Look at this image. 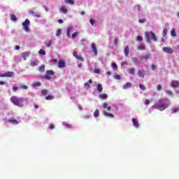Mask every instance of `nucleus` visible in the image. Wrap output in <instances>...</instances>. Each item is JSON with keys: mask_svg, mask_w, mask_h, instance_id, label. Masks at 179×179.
<instances>
[{"mask_svg": "<svg viewBox=\"0 0 179 179\" xmlns=\"http://www.w3.org/2000/svg\"><path fill=\"white\" fill-rule=\"evenodd\" d=\"M169 106L170 103H169V101L166 99H161L154 104V107L159 111H164L166 108H169Z\"/></svg>", "mask_w": 179, "mask_h": 179, "instance_id": "nucleus-1", "label": "nucleus"}, {"mask_svg": "<svg viewBox=\"0 0 179 179\" xmlns=\"http://www.w3.org/2000/svg\"><path fill=\"white\" fill-rule=\"evenodd\" d=\"M11 103H13L15 106H17V107H23V98H19L16 96H11L10 99Z\"/></svg>", "mask_w": 179, "mask_h": 179, "instance_id": "nucleus-2", "label": "nucleus"}, {"mask_svg": "<svg viewBox=\"0 0 179 179\" xmlns=\"http://www.w3.org/2000/svg\"><path fill=\"white\" fill-rule=\"evenodd\" d=\"M147 43H152V41H157V38L155 33L152 31H146L145 33Z\"/></svg>", "mask_w": 179, "mask_h": 179, "instance_id": "nucleus-3", "label": "nucleus"}, {"mask_svg": "<svg viewBox=\"0 0 179 179\" xmlns=\"http://www.w3.org/2000/svg\"><path fill=\"white\" fill-rule=\"evenodd\" d=\"M54 75H55V72H54V71H52V70H48L46 71L45 76H43L41 78H43V79H47L48 80H50L51 76H52Z\"/></svg>", "mask_w": 179, "mask_h": 179, "instance_id": "nucleus-4", "label": "nucleus"}, {"mask_svg": "<svg viewBox=\"0 0 179 179\" xmlns=\"http://www.w3.org/2000/svg\"><path fill=\"white\" fill-rule=\"evenodd\" d=\"M30 26V20L29 19H26L24 22H22V27L25 31L29 32L30 29L29 27Z\"/></svg>", "mask_w": 179, "mask_h": 179, "instance_id": "nucleus-5", "label": "nucleus"}, {"mask_svg": "<svg viewBox=\"0 0 179 179\" xmlns=\"http://www.w3.org/2000/svg\"><path fill=\"white\" fill-rule=\"evenodd\" d=\"M162 50L164 51V52H166V54H173L174 52V50L169 47H164L162 48Z\"/></svg>", "mask_w": 179, "mask_h": 179, "instance_id": "nucleus-6", "label": "nucleus"}, {"mask_svg": "<svg viewBox=\"0 0 179 179\" xmlns=\"http://www.w3.org/2000/svg\"><path fill=\"white\" fill-rule=\"evenodd\" d=\"M73 57H75V58H76V59H78V61H81L82 62H83L85 61L83 59V57H82V56L78 55V52H76V51H74L73 52Z\"/></svg>", "mask_w": 179, "mask_h": 179, "instance_id": "nucleus-7", "label": "nucleus"}, {"mask_svg": "<svg viewBox=\"0 0 179 179\" xmlns=\"http://www.w3.org/2000/svg\"><path fill=\"white\" fill-rule=\"evenodd\" d=\"M91 50L92 51V52H94L95 56H97V48L96 47V43H92L91 45Z\"/></svg>", "mask_w": 179, "mask_h": 179, "instance_id": "nucleus-8", "label": "nucleus"}, {"mask_svg": "<svg viewBox=\"0 0 179 179\" xmlns=\"http://www.w3.org/2000/svg\"><path fill=\"white\" fill-rule=\"evenodd\" d=\"M22 57L24 59V61H26L27 58H28V57H30V52H24L22 53Z\"/></svg>", "mask_w": 179, "mask_h": 179, "instance_id": "nucleus-9", "label": "nucleus"}, {"mask_svg": "<svg viewBox=\"0 0 179 179\" xmlns=\"http://www.w3.org/2000/svg\"><path fill=\"white\" fill-rule=\"evenodd\" d=\"M60 12L64 15H66V13H68V8H66L65 6H62L60 8Z\"/></svg>", "mask_w": 179, "mask_h": 179, "instance_id": "nucleus-10", "label": "nucleus"}, {"mask_svg": "<svg viewBox=\"0 0 179 179\" xmlns=\"http://www.w3.org/2000/svg\"><path fill=\"white\" fill-rule=\"evenodd\" d=\"M29 15H32V16H34L35 17H41L40 14H37L36 12H34V10H29Z\"/></svg>", "mask_w": 179, "mask_h": 179, "instance_id": "nucleus-11", "label": "nucleus"}, {"mask_svg": "<svg viewBox=\"0 0 179 179\" xmlns=\"http://www.w3.org/2000/svg\"><path fill=\"white\" fill-rule=\"evenodd\" d=\"M138 75L142 79L145 78V70H140L138 71Z\"/></svg>", "mask_w": 179, "mask_h": 179, "instance_id": "nucleus-12", "label": "nucleus"}, {"mask_svg": "<svg viewBox=\"0 0 179 179\" xmlns=\"http://www.w3.org/2000/svg\"><path fill=\"white\" fill-rule=\"evenodd\" d=\"M179 82L178 80H173L171 83V87H178Z\"/></svg>", "mask_w": 179, "mask_h": 179, "instance_id": "nucleus-13", "label": "nucleus"}, {"mask_svg": "<svg viewBox=\"0 0 179 179\" xmlns=\"http://www.w3.org/2000/svg\"><path fill=\"white\" fill-rule=\"evenodd\" d=\"M59 68H65V61L60 60L58 63Z\"/></svg>", "mask_w": 179, "mask_h": 179, "instance_id": "nucleus-14", "label": "nucleus"}, {"mask_svg": "<svg viewBox=\"0 0 179 179\" xmlns=\"http://www.w3.org/2000/svg\"><path fill=\"white\" fill-rule=\"evenodd\" d=\"M132 87V83H126L124 85H123V89L127 90V89H129V87Z\"/></svg>", "mask_w": 179, "mask_h": 179, "instance_id": "nucleus-15", "label": "nucleus"}, {"mask_svg": "<svg viewBox=\"0 0 179 179\" xmlns=\"http://www.w3.org/2000/svg\"><path fill=\"white\" fill-rule=\"evenodd\" d=\"M131 121L133 122L134 127H135L136 128H139V123H138V121L136 120V119L133 118Z\"/></svg>", "mask_w": 179, "mask_h": 179, "instance_id": "nucleus-16", "label": "nucleus"}, {"mask_svg": "<svg viewBox=\"0 0 179 179\" xmlns=\"http://www.w3.org/2000/svg\"><path fill=\"white\" fill-rule=\"evenodd\" d=\"M150 57V54L146 55L145 56H141L140 59H142L143 61H148Z\"/></svg>", "mask_w": 179, "mask_h": 179, "instance_id": "nucleus-17", "label": "nucleus"}, {"mask_svg": "<svg viewBox=\"0 0 179 179\" xmlns=\"http://www.w3.org/2000/svg\"><path fill=\"white\" fill-rule=\"evenodd\" d=\"M124 55L128 57L129 55V46H126L124 50Z\"/></svg>", "mask_w": 179, "mask_h": 179, "instance_id": "nucleus-18", "label": "nucleus"}, {"mask_svg": "<svg viewBox=\"0 0 179 179\" xmlns=\"http://www.w3.org/2000/svg\"><path fill=\"white\" fill-rule=\"evenodd\" d=\"M137 48L140 51H145V50H146V46H145V45H138Z\"/></svg>", "mask_w": 179, "mask_h": 179, "instance_id": "nucleus-19", "label": "nucleus"}, {"mask_svg": "<svg viewBox=\"0 0 179 179\" xmlns=\"http://www.w3.org/2000/svg\"><path fill=\"white\" fill-rule=\"evenodd\" d=\"M103 115H105L106 117H110V118H114V115H113V113H110L106 111L103 113Z\"/></svg>", "mask_w": 179, "mask_h": 179, "instance_id": "nucleus-20", "label": "nucleus"}, {"mask_svg": "<svg viewBox=\"0 0 179 179\" xmlns=\"http://www.w3.org/2000/svg\"><path fill=\"white\" fill-rule=\"evenodd\" d=\"M8 122H10V124H14L15 125H17V124H19L18 121H17L16 120H13V119L8 120Z\"/></svg>", "mask_w": 179, "mask_h": 179, "instance_id": "nucleus-21", "label": "nucleus"}, {"mask_svg": "<svg viewBox=\"0 0 179 179\" xmlns=\"http://www.w3.org/2000/svg\"><path fill=\"white\" fill-rule=\"evenodd\" d=\"M108 95L107 94H101L99 96V99H101V100H106V99H108Z\"/></svg>", "mask_w": 179, "mask_h": 179, "instance_id": "nucleus-22", "label": "nucleus"}, {"mask_svg": "<svg viewBox=\"0 0 179 179\" xmlns=\"http://www.w3.org/2000/svg\"><path fill=\"white\" fill-rule=\"evenodd\" d=\"M99 115H100V110L99 109H96L94 113V117H95V118H97Z\"/></svg>", "mask_w": 179, "mask_h": 179, "instance_id": "nucleus-23", "label": "nucleus"}, {"mask_svg": "<svg viewBox=\"0 0 179 179\" xmlns=\"http://www.w3.org/2000/svg\"><path fill=\"white\" fill-rule=\"evenodd\" d=\"M39 86H41V83L40 82L34 83L32 84V87H39Z\"/></svg>", "mask_w": 179, "mask_h": 179, "instance_id": "nucleus-24", "label": "nucleus"}, {"mask_svg": "<svg viewBox=\"0 0 179 179\" xmlns=\"http://www.w3.org/2000/svg\"><path fill=\"white\" fill-rule=\"evenodd\" d=\"M65 3H69V5H75V1L73 0H64Z\"/></svg>", "mask_w": 179, "mask_h": 179, "instance_id": "nucleus-25", "label": "nucleus"}, {"mask_svg": "<svg viewBox=\"0 0 179 179\" xmlns=\"http://www.w3.org/2000/svg\"><path fill=\"white\" fill-rule=\"evenodd\" d=\"M45 45L48 48V47H51V45H52V40H50L48 42H46L45 43Z\"/></svg>", "mask_w": 179, "mask_h": 179, "instance_id": "nucleus-26", "label": "nucleus"}, {"mask_svg": "<svg viewBox=\"0 0 179 179\" xmlns=\"http://www.w3.org/2000/svg\"><path fill=\"white\" fill-rule=\"evenodd\" d=\"M7 78H12L13 75H15V73L13 71H8L6 73Z\"/></svg>", "mask_w": 179, "mask_h": 179, "instance_id": "nucleus-27", "label": "nucleus"}, {"mask_svg": "<svg viewBox=\"0 0 179 179\" xmlns=\"http://www.w3.org/2000/svg\"><path fill=\"white\" fill-rule=\"evenodd\" d=\"M97 90L98 92H99V93H101V92H103V86L101 85V84H98Z\"/></svg>", "mask_w": 179, "mask_h": 179, "instance_id": "nucleus-28", "label": "nucleus"}, {"mask_svg": "<svg viewBox=\"0 0 179 179\" xmlns=\"http://www.w3.org/2000/svg\"><path fill=\"white\" fill-rule=\"evenodd\" d=\"M129 73L130 75H135V68L132 67L129 70Z\"/></svg>", "mask_w": 179, "mask_h": 179, "instance_id": "nucleus-29", "label": "nucleus"}, {"mask_svg": "<svg viewBox=\"0 0 179 179\" xmlns=\"http://www.w3.org/2000/svg\"><path fill=\"white\" fill-rule=\"evenodd\" d=\"M38 71H39V72H44V71H45V66L41 65V66L38 68Z\"/></svg>", "mask_w": 179, "mask_h": 179, "instance_id": "nucleus-30", "label": "nucleus"}, {"mask_svg": "<svg viewBox=\"0 0 179 179\" xmlns=\"http://www.w3.org/2000/svg\"><path fill=\"white\" fill-rule=\"evenodd\" d=\"M178 111H179L178 107L172 108V114H174L175 113H178Z\"/></svg>", "mask_w": 179, "mask_h": 179, "instance_id": "nucleus-31", "label": "nucleus"}, {"mask_svg": "<svg viewBox=\"0 0 179 179\" xmlns=\"http://www.w3.org/2000/svg\"><path fill=\"white\" fill-rule=\"evenodd\" d=\"M71 31H72V27H69L67 29V37H71Z\"/></svg>", "mask_w": 179, "mask_h": 179, "instance_id": "nucleus-32", "label": "nucleus"}, {"mask_svg": "<svg viewBox=\"0 0 179 179\" xmlns=\"http://www.w3.org/2000/svg\"><path fill=\"white\" fill-rule=\"evenodd\" d=\"M10 19L11 20H13V22H16V20H17V17H16V15L11 14L10 15Z\"/></svg>", "mask_w": 179, "mask_h": 179, "instance_id": "nucleus-33", "label": "nucleus"}, {"mask_svg": "<svg viewBox=\"0 0 179 179\" xmlns=\"http://www.w3.org/2000/svg\"><path fill=\"white\" fill-rule=\"evenodd\" d=\"M171 34L173 37H176V36H177V34L176 33V29H171Z\"/></svg>", "mask_w": 179, "mask_h": 179, "instance_id": "nucleus-34", "label": "nucleus"}, {"mask_svg": "<svg viewBox=\"0 0 179 179\" xmlns=\"http://www.w3.org/2000/svg\"><path fill=\"white\" fill-rule=\"evenodd\" d=\"M18 89H19V87H17V85L15 84V85L13 86V91L14 92H17Z\"/></svg>", "mask_w": 179, "mask_h": 179, "instance_id": "nucleus-35", "label": "nucleus"}, {"mask_svg": "<svg viewBox=\"0 0 179 179\" xmlns=\"http://www.w3.org/2000/svg\"><path fill=\"white\" fill-rule=\"evenodd\" d=\"M39 55H45V50L41 49L38 52Z\"/></svg>", "mask_w": 179, "mask_h": 179, "instance_id": "nucleus-36", "label": "nucleus"}, {"mask_svg": "<svg viewBox=\"0 0 179 179\" xmlns=\"http://www.w3.org/2000/svg\"><path fill=\"white\" fill-rule=\"evenodd\" d=\"M63 125H64V127H66V128H72V125H71L65 122H63Z\"/></svg>", "mask_w": 179, "mask_h": 179, "instance_id": "nucleus-37", "label": "nucleus"}, {"mask_svg": "<svg viewBox=\"0 0 179 179\" xmlns=\"http://www.w3.org/2000/svg\"><path fill=\"white\" fill-rule=\"evenodd\" d=\"M45 100H54V96L48 95V96H45Z\"/></svg>", "mask_w": 179, "mask_h": 179, "instance_id": "nucleus-38", "label": "nucleus"}, {"mask_svg": "<svg viewBox=\"0 0 179 179\" xmlns=\"http://www.w3.org/2000/svg\"><path fill=\"white\" fill-rule=\"evenodd\" d=\"M136 41H143V38L141 36H138L136 38Z\"/></svg>", "mask_w": 179, "mask_h": 179, "instance_id": "nucleus-39", "label": "nucleus"}, {"mask_svg": "<svg viewBox=\"0 0 179 179\" xmlns=\"http://www.w3.org/2000/svg\"><path fill=\"white\" fill-rule=\"evenodd\" d=\"M62 31L61 30V29H57L56 33L57 37H59V35L62 34Z\"/></svg>", "mask_w": 179, "mask_h": 179, "instance_id": "nucleus-40", "label": "nucleus"}, {"mask_svg": "<svg viewBox=\"0 0 179 179\" xmlns=\"http://www.w3.org/2000/svg\"><path fill=\"white\" fill-rule=\"evenodd\" d=\"M139 87L141 90H146V87H145V85H142V84H139Z\"/></svg>", "mask_w": 179, "mask_h": 179, "instance_id": "nucleus-41", "label": "nucleus"}, {"mask_svg": "<svg viewBox=\"0 0 179 179\" xmlns=\"http://www.w3.org/2000/svg\"><path fill=\"white\" fill-rule=\"evenodd\" d=\"M112 68L113 69H115V70H117L118 66H117V64L116 63H112Z\"/></svg>", "mask_w": 179, "mask_h": 179, "instance_id": "nucleus-42", "label": "nucleus"}, {"mask_svg": "<svg viewBox=\"0 0 179 179\" xmlns=\"http://www.w3.org/2000/svg\"><path fill=\"white\" fill-rule=\"evenodd\" d=\"M41 93H42V94H43V96H45L46 94H48V90H43L41 91Z\"/></svg>", "mask_w": 179, "mask_h": 179, "instance_id": "nucleus-43", "label": "nucleus"}, {"mask_svg": "<svg viewBox=\"0 0 179 179\" xmlns=\"http://www.w3.org/2000/svg\"><path fill=\"white\" fill-rule=\"evenodd\" d=\"M30 65H31V66H36V65H37V63L34 61H31L30 62Z\"/></svg>", "mask_w": 179, "mask_h": 179, "instance_id": "nucleus-44", "label": "nucleus"}, {"mask_svg": "<svg viewBox=\"0 0 179 179\" xmlns=\"http://www.w3.org/2000/svg\"><path fill=\"white\" fill-rule=\"evenodd\" d=\"M94 73H98L99 75H100L101 73V70H100L99 69H95Z\"/></svg>", "mask_w": 179, "mask_h": 179, "instance_id": "nucleus-45", "label": "nucleus"}, {"mask_svg": "<svg viewBox=\"0 0 179 179\" xmlns=\"http://www.w3.org/2000/svg\"><path fill=\"white\" fill-rule=\"evenodd\" d=\"M163 34L164 37H166L167 36V30L166 29V28L163 29Z\"/></svg>", "mask_w": 179, "mask_h": 179, "instance_id": "nucleus-46", "label": "nucleus"}, {"mask_svg": "<svg viewBox=\"0 0 179 179\" xmlns=\"http://www.w3.org/2000/svg\"><path fill=\"white\" fill-rule=\"evenodd\" d=\"M51 62L53 64H58V59H51Z\"/></svg>", "mask_w": 179, "mask_h": 179, "instance_id": "nucleus-47", "label": "nucleus"}, {"mask_svg": "<svg viewBox=\"0 0 179 179\" xmlns=\"http://www.w3.org/2000/svg\"><path fill=\"white\" fill-rule=\"evenodd\" d=\"M20 87L21 89H24V90H27V89H29V87H27V85H21Z\"/></svg>", "mask_w": 179, "mask_h": 179, "instance_id": "nucleus-48", "label": "nucleus"}, {"mask_svg": "<svg viewBox=\"0 0 179 179\" xmlns=\"http://www.w3.org/2000/svg\"><path fill=\"white\" fill-rule=\"evenodd\" d=\"M145 104L146 106H149V104H150V100L146 99V100L145 101Z\"/></svg>", "mask_w": 179, "mask_h": 179, "instance_id": "nucleus-49", "label": "nucleus"}, {"mask_svg": "<svg viewBox=\"0 0 179 179\" xmlns=\"http://www.w3.org/2000/svg\"><path fill=\"white\" fill-rule=\"evenodd\" d=\"M114 78H115L117 80H121V76L120 75H116L114 76Z\"/></svg>", "mask_w": 179, "mask_h": 179, "instance_id": "nucleus-50", "label": "nucleus"}, {"mask_svg": "<svg viewBox=\"0 0 179 179\" xmlns=\"http://www.w3.org/2000/svg\"><path fill=\"white\" fill-rule=\"evenodd\" d=\"M54 128H55V126L54 124H50L49 125V129H54Z\"/></svg>", "mask_w": 179, "mask_h": 179, "instance_id": "nucleus-51", "label": "nucleus"}, {"mask_svg": "<svg viewBox=\"0 0 179 179\" xmlns=\"http://www.w3.org/2000/svg\"><path fill=\"white\" fill-rule=\"evenodd\" d=\"M122 66H124V65H128V62L124 61L121 63Z\"/></svg>", "mask_w": 179, "mask_h": 179, "instance_id": "nucleus-52", "label": "nucleus"}, {"mask_svg": "<svg viewBox=\"0 0 179 179\" xmlns=\"http://www.w3.org/2000/svg\"><path fill=\"white\" fill-rule=\"evenodd\" d=\"M78 36V32H75L72 34V38H75Z\"/></svg>", "mask_w": 179, "mask_h": 179, "instance_id": "nucleus-53", "label": "nucleus"}, {"mask_svg": "<svg viewBox=\"0 0 179 179\" xmlns=\"http://www.w3.org/2000/svg\"><path fill=\"white\" fill-rule=\"evenodd\" d=\"M108 106V105L107 104V103H103L102 107H103V108L106 109V108H107Z\"/></svg>", "mask_w": 179, "mask_h": 179, "instance_id": "nucleus-54", "label": "nucleus"}, {"mask_svg": "<svg viewBox=\"0 0 179 179\" xmlns=\"http://www.w3.org/2000/svg\"><path fill=\"white\" fill-rule=\"evenodd\" d=\"M146 22L145 19H140L139 20V23H145Z\"/></svg>", "mask_w": 179, "mask_h": 179, "instance_id": "nucleus-55", "label": "nucleus"}, {"mask_svg": "<svg viewBox=\"0 0 179 179\" xmlns=\"http://www.w3.org/2000/svg\"><path fill=\"white\" fill-rule=\"evenodd\" d=\"M0 78H7L6 73H5L3 74H0Z\"/></svg>", "mask_w": 179, "mask_h": 179, "instance_id": "nucleus-56", "label": "nucleus"}, {"mask_svg": "<svg viewBox=\"0 0 179 179\" xmlns=\"http://www.w3.org/2000/svg\"><path fill=\"white\" fill-rule=\"evenodd\" d=\"M155 68H156V66H155V64H152L150 66V69H152V71H155Z\"/></svg>", "mask_w": 179, "mask_h": 179, "instance_id": "nucleus-57", "label": "nucleus"}, {"mask_svg": "<svg viewBox=\"0 0 179 179\" xmlns=\"http://www.w3.org/2000/svg\"><path fill=\"white\" fill-rule=\"evenodd\" d=\"M166 93L170 96H173V92L171 91H166Z\"/></svg>", "mask_w": 179, "mask_h": 179, "instance_id": "nucleus-58", "label": "nucleus"}, {"mask_svg": "<svg viewBox=\"0 0 179 179\" xmlns=\"http://www.w3.org/2000/svg\"><path fill=\"white\" fill-rule=\"evenodd\" d=\"M132 61H134V62L136 63L138 62V59L136 57H133L132 59Z\"/></svg>", "mask_w": 179, "mask_h": 179, "instance_id": "nucleus-59", "label": "nucleus"}, {"mask_svg": "<svg viewBox=\"0 0 179 179\" xmlns=\"http://www.w3.org/2000/svg\"><path fill=\"white\" fill-rule=\"evenodd\" d=\"M114 44H115V45H118V39H117V38L115 39Z\"/></svg>", "mask_w": 179, "mask_h": 179, "instance_id": "nucleus-60", "label": "nucleus"}, {"mask_svg": "<svg viewBox=\"0 0 179 179\" xmlns=\"http://www.w3.org/2000/svg\"><path fill=\"white\" fill-rule=\"evenodd\" d=\"M157 89L158 91H160V90L162 89V85H158Z\"/></svg>", "mask_w": 179, "mask_h": 179, "instance_id": "nucleus-61", "label": "nucleus"}, {"mask_svg": "<svg viewBox=\"0 0 179 179\" xmlns=\"http://www.w3.org/2000/svg\"><path fill=\"white\" fill-rule=\"evenodd\" d=\"M90 22L92 26H94V20H90Z\"/></svg>", "mask_w": 179, "mask_h": 179, "instance_id": "nucleus-62", "label": "nucleus"}, {"mask_svg": "<svg viewBox=\"0 0 179 179\" xmlns=\"http://www.w3.org/2000/svg\"><path fill=\"white\" fill-rule=\"evenodd\" d=\"M58 22L60 23V24H62V23H64V20L62 19H59L58 20Z\"/></svg>", "mask_w": 179, "mask_h": 179, "instance_id": "nucleus-63", "label": "nucleus"}, {"mask_svg": "<svg viewBox=\"0 0 179 179\" xmlns=\"http://www.w3.org/2000/svg\"><path fill=\"white\" fill-rule=\"evenodd\" d=\"M15 50H20V46L16 45Z\"/></svg>", "mask_w": 179, "mask_h": 179, "instance_id": "nucleus-64", "label": "nucleus"}]
</instances>
